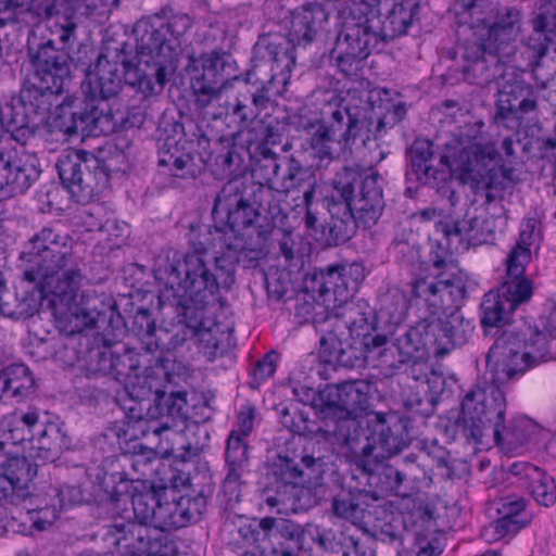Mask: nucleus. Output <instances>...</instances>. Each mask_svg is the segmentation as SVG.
<instances>
[{
    "label": "nucleus",
    "instance_id": "16",
    "mask_svg": "<svg viewBox=\"0 0 556 556\" xmlns=\"http://www.w3.org/2000/svg\"><path fill=\"white\" fill-rule=\"evenodd\" d=\"M228 66L227 55L216 51L189 58L187 71L190 74L192 102L200 115L225 93V72Z\"/></svg>",
    "mask_w": 556,
    "mask_h": 556
},
{
    "label": "nucleus",
    "instance_id": "25",
    "mask_svg": "<svg viewBox=\"0 0 556 556\" xmlns=\"http://www.w3.org/2000/svg\"><path fill=\"white\" fill-rule=\"evenodd\" d=\"M103 539L114 546L122 556H167V535H152L148 530L135 525L114 526Z\"/></svg>",
    "mask_w": 556,
    "mask_h": 556
},
{
    "label": "nucleus",
    "instance_id": "64",
    "mask_svg": "<svg viewBox=\"0 0 556 556\" xmlns=\"http://www.w3.org/2000/svg\"><path fill=\"white\" fill-rule=\"evenodd\" d=\"M531 258L530 249L517 243L506 260V276L520 277L526 273V266Z\"/></svg>",
    "mask_w": 556,
    "mask_h": 556
},
{
    "label": "nucleus",
    "instance_id": "54",
    "mask_svg": "<svg viewBox=\"0 0 556 556\" xmlns=\"http://www.w3.org/2000/svg\"><path fill=\"white\" fill-rule=\"evenodd\" d=\"M395 346L403 358H418V353L429 350L421 323L410 327L404 334L396 338Z\"/></svg>",
    "mask_w": 556,
    "mask_h": 556
},
{
    "label": "nucleus",
    "instance_id": "58",
    "mask_svg": "<svg viewBox=\"0 0 556 556\" xmlns=\"http://www.w3.org/2000/svg\"><path fill=\"white\" fill-rule=\"evenodd\" d=\"M286 163L288 165L287 173L283 175L280 184H278L282 192L288 194L291 190L300 189L314 180L308 170L293 157L286 160Z\"/></svg>",
    "mask_w": 556,
    "mask_h": 556
},
{
    "label": "nucleus",
    "instance_id": "60",
    "mask_svg": "<svg viewBox=\"0 0 556 556\" xmlns=\"http://www.w3.org/2000/svg\"><path fill=\"white\" fill-rule=\"evenodd\" d=\"M178 513L184 520V527L189 522L200 520L207 508V497L203 494L181 496L178 501Z\"/></svg>",
    "mask_w": 556,
    "mask_h": 556
},
{
    "label": "nucleus",
    "instance_id": "4",
    "mask_svg": "<svg viewBox=\"0 0 556 556\" xmlns=\"http://www.w3.org/2000/svg\"><path fill=\"white\" fill-rule=\"evenodd\" d=\"M192 250L182 258L177 253L159 258L153 269L160 285H164L162 296L175 305H192L205 309L218 298L220 289H230L236 278L240 258L235 252L219 249V243L201 237L190 239Z\"/></svg>",
    "mask_w": 556,
    "mask_h": 556
},
{
    "label": "nucleus",
    "instance_id": "13",
    "mask_svg": "<svg viewBox=\"0 0 556 556\" xmlns=\"http://www.w3.org/2000/svg\"><path fill=\"white\" fill-rule=\"evenodd\" d=\"M169 361H161L154 367L146 369V376L143 382L136 389L132 383V391L130 395L136 400L144 401L149 395L155 394V410L162 409L161 419L157 420V416L151 412V407H148V416L150 420H144L139 417L138 424L141 428L142 434L153 433L155 435H162L163 433H174L172 426L167 421L168 418L181 417L182 410L186 406V393L185 392H173L170 394H160L157 380L160 378L169 379L168 374Z\"/></svg>",
    "mask_w": 556,
    "mask_h": 556
},
{
    "label": "nucleus",
    "instance_id": "2",
    "mask_svg": "<svg viewBox=\"0 0 556 556\" xmlns=\"http://www.w3.org/2000/svg\"><path fill=\"white\" fill-rule=\"evenodd\" d=\"M21 258L25 262L23 278L51 298L62 331L71 333L90 323H106L114 315L101 296L79 295L86 263L68 233L54 226L41 228L30 237Z\"/></svg>",
    "mask_w": 556,
    "mask_h": 556
},
{
    "label": "nucleus",
    "instance_id": "30",
    "mask_svg": "<svg viewBox=\"0 0 556 556\" xmlns=\"http://www.w3.org/2000/svg\"><path fill=\"white\" fill-rule=\"evenodd\" d=\"M538 109V96L533 87L523 80L507 83L498 93L495 118L521 119Z\"/></svg>",
    "mask_w": 556,
    "mask_h": 556
},
{
    "label": "nucleus",
    "instance_id": "53",
    "mask_svg": "<svg viewBox=\"0 0 556 556\" xmlns=\"http://www.w3.org/2000/svg\"><path fill=\"white\" fill-rule=\"evenodd\" d=\"M443 316L445 318V327L450 340V350L454 346L466 344L473 333V324L463 316L460 309Z\"/></svg>",
    "mask_w": 556,
    "mask_h": 556
},
{
    "label": "nucleus",
    "instance_id": "37",
    "mask_svg": "<svg viewBox=\"0 0 556 556\" xmlns=\"http://www.w3.org/2000/svg\"><path fill=\"white\" fill-rule=\"evenodd\" d=\"M377 500L378 497L371 492L357 490L333 497L332 510L337 517L357 523L364 519L365 510L370 503Z\"/></svg>",
    "mask_w": 556,
    "mask_h": 556
},
{
    "label": "nucleus",
    "instance_id": "42",
    "mask_svg": "<svg viewBox=\"0 0 556 556\" xmlns=\"http://www.w3.org/2000/svg\"><path fill=\"white\" fill-rule=\"evenodd\" d=\"M533 426L528 418H514L505 426H500V435H493L497 445L508 451H514L528 442Z\"/></svg>",
    "mask_w": 556,
    "mask_h": 556
},
{
    "label": "nucleus",
    "instance_id": "10",
    "mask_svg": "<svg viewBox=\"0 0 556 556\" xmlns=\"http://www.w3.org/2000/svg\"><path fill=\"white\" fill-rule=\"evenodd\" d=\"M506 408L505 393L498 387L479 383L464 395L455 425L468 442L479 444L490 430L493 435H500Z\"/></svg>",
    "mask_w": 556,
    "mask_h": 556
},
{
    "label": "nucleus",
    "instance_id": "32",
    "mask_svg": "<svg viewBox=\"0 0 556 556\" xmlns=\"http://www.w3.org/2000/svg\"><path fill=\"white\" fill-rule=\"evenodd\" d=\"M70 438L58 424L43 422L39 419L31 442L30 456L42 463L53 462L61 452L70 447Z\"/></svg>",
    "mask_w": 556,
    "mask_h": 556
},
{
    "label": "nucleus",
    "instance_id": "51",
    "mask_svg": "<svg viewBox=\"0 0 556 556\" xmlns=\"http://www.w3.org/2000/svg\"><path fill=\"white\" fill-rule=\"evenodd\" d=\"M533 293V286L525 275L507 277L501 287V295L508 302L509 308H517L528 302Z\"/></svg>",
    "mask_w": 556,
    "mask_h": 556
},
{
    "label": "nucleus",
    "instance_id": "20",
    "mask_svg": "<svg viewBox=\"0 0 556 556\" xmlns=\"http://www.w3.org/2000/svg\"><path fill=\"white\" fill-rule=\"evenodd\" d=\"M412 292L424 301L431 315H445L460 309L466 296V281L460 274L420 278L413 282Z\"/></svg>",
    "mask_w": 556,
    "mask_h": 556
},
{
    "label": "nucleus",
    "instance_id": "23",
    "mask_svg": "<svg viewBox=\"0 0 556 556\" xmlns=\"http://www.w3.org/2000/svg\"><path fill=\"white\" fill-rule=\"evenodd\" d=\"M367 426L371 430V464L396 455L409 445L406 425L394 413H374Z\"/></svg>",
    "mask_w": 556,
    "mask_h": 556
},
{
    "label": "nucleus",
    "instance_id": "50",
    "mask_svg": "<svg viewBox=\"0 0 556 556\" xmlns=\"http://www.w3.org/2000/svg\"><path fill=\"white\" fill-rule=\"evenodd\" d=\"M261 154L262 156L253 167V176L258 179L257 186L278 185L277 178L281 168V161L286 162L287 159H280L267 148L263 149Z\"/></svg>",
    "mask_w": 556,
    "mask_h": 556
},
{
    "label": "nucleus",
    "instance_id": "36",
    "mask_svg": "<svg viewBox=\"0 0 556 556\" xmlns=\"http://www.w3.org/2000/svg\"><path fill=\"white\" fill-rule=\"evenodd\" d=\"M35 379L24 364H12L0 371V399L3 395L24 399L34 393Z\"/></svg>",
    "mask_w": 556,
    "mask_h": 556
},
{
    "label": "nucleus",
    "instance_id": "46",
    "mask_svg": "<svg viewBox=\"0 0 556 556\" xmlns=\"http://www.w3.org/2000/svg\"><path fill=\"white\" fill-rule=\"evenodd\" d=\"M429 351L437 356H444L450 350V340L443 315H432L430 319L421 321Z\"/></svg>",
    "mask_w": 556,
    "mask_h": 556
},
{
    "label": "nucleus",
    "instance_id": "8",
    "mask_svg": "<svg viewBox=\"0 0 556 556\" xmlns=\"http://www.w3.org/2000/svg\"><path fill=\"white\" fill-rule=\"evenodd\" d=\"M367 127L357 106L349 108L342 98L329 93L320 105V125L308 140L314 157L321 162L332 160L336 144L351 146Z\"/></svg>",
    "mask_w": 556,
    "mask_h": 556
},
{
    "label": "nucleus",
    "instance_id": "19",
    "mask_svg": "<svg viewBox=\"0 0 556 556\" xmlns=\"http://www.w3.org/2000/svg\"><path fill=\"white\" fill-rule=\"evenodd\" d=\"M53 126L67 137L81 134L108 135L122 127L126 119L116 118L100 104L83 101V106L71 109L62 105Z\"/></svg>",
    "mask_w": 556,
    "mask_h": 556
},
{
    "label": "nucleus",
    "instance_id": "38",
    "mask_svg": "<svg viewBox=\"0 0 556 556\" xmlns=\"http://www.w3.org/2000/svg\"><path fill=\"white\" fill-rule=\"evenodd\" d=\"M38 292L40 295L27 290L13 293L7 288L0 301V314L16 319L33 316L38 311L40 298L46 296L40 290Z\"/></svg>",
    "mask_w": 556,
    "mask_h": 556
},
{
    "label": "nucleus",
    "instance_id": "34",
    "mask_svg": "<svg viewBox=\"0 0 556 556\" xmlns=\"http://www.w3.org/2000/svg\"><path fill=\"white\" fill-rule=\"evenodd\" d=\"M523 47L530 52L529 65L538 79L541 59L551 51L556 53V30L535 16L532 33L523 40Z\"/></svg>",
    "mask_w": 556,
    "mask_h": 556
},
{
    "label": "nucleus",
    "instance_id": "22",
    "mask_svg": "<svg viewBox=\"0 0 556 556\" xmlns=\"http://www.w3.org/2000/svg\"><path fill=\"white\" fill-rule=\"evenodd\" d=\"M488 46L489 43L470 33L459 46L458 53L464 61L462 72L464 78L470 84L488 86L501 72V58L509 56V51H492Z\"/></svg>",
    "mask_w": 556,
    "mask_h": 556
},
{
    "label": "nucleus",
    "instance_id": "49",
    "mask_svg": "<svg viewBox=\"0 0 556 556\" xmlns=\"http://www.w3.org/2000/svg\"><path fill=\"white\" fill-rule=\"evenodd\" d=\"M184 520L178 513L177 501L163 502L157 497V508H155L152 522L154 530L148 531L154 536L159 534L166 535L164 532L167 530L182 528Z\"/></svg>",
    "mask_w": 556,
    "mask_h": 556
},
{
    "label": "nucleus",
    "instance_id": "15",
    "mask_svg": "<svg viewBox=\"0 0 556 556\" xmlns=\"http://www.w3.org/2000/svg\"><path fill=\"white\" fill-rule=\"evenodd\" d=\"M60 179L79 201H87L110 182L104 163L85 151L62 155L56 163Z\"/></svg>",
    "mask_w": 556,
    "mask_h": 556
},
{
    "label": "nucleus",
    "instance_id": "33",
    "mask_svg": "<svg viewBox=\"0 0 556 556\" xmlns=\"http://www.w3.org/2000/svg\"><path fill=\"white\" fill-rule=\"evenodd\" d=\"M330 219L323 227V238L328 245H339L349 241L355 233L357 225L355 213L350 210L349 203L332 200L328 203Z\"/></svg>",
    "mask_w": 556,
    "mask_h": 556
},
{
    "label": "nucleus",
    "instance_id": "44",
    "mask_svg": "<svg viewBox=\"0 0 556 556\" xmlns=\"http://www.w3.org/2000/svg\"><path fill=\"white\" fill-rule=\"evenodd\" d=\"M407 309V298L399 288H390L379 296V313L389 324H401Z\"/></svg>",
    "mask_w": 556,
    "mask_h": 556
},
{
    "label": "nucleus",
    "instance_id": "55",
    "mask_svg": "<svg viewBox=\"0 0 556 556\" xmlns=\"http://www.w3.org/2000/svg\"><path fill=\"white\" fill-rule=\"evenodd\" d=\"M330 341L332 344V350L328 351L326 345L328 344V339L323 337L319 341L320 343V356L324 358L326 363L336 364L343 367H355L359 363V356L356 354V351L352 348L349 350H344L342 348H336L334 343H337V339L331 336Z\"/></svg>",
    "mask_w": 556,
    "mask_h": 556
},
{
    "label": "nucleus",
    "instance_id": "48",
    "mask_svg": "<svg viewBox=\"0 0 556 556\" xmlns=\"http://www.w3.org/2000/svg\"><path fill=\"white\" fill-rule=\"evenodd\" d=\"M96 9L93 0H40L38 4L40 13L48 17L59 14L66 17L74 14L88 15Z\"/></svg>",
    "mask_w": 556,
    "mask_h": 556
},
{
    "label": "nucleus",
    "instance_id": "40",
    "mask_svg": "<svg viewBox=\"0 0 556 556\" xmlns=\"http://www.w3.org/2000/svg\"><path fill=\"white\" fill-rule=\"evenodd\" d=\"M481 324L488 331L490 328H500L510 321V314L515 308H509L508 302L495 292H488L481 303Z\"/></svg>",
    "mask_w": 556,
    "mask_h": 556
},
{
    "label": "nucleus",
    "instance_id": "3",
    "mask_svg": "<svg viewBox=\"0 0 556 556\" xmlns=\"http://www.w3.org/2000/svg\"><path fill=\"white\" fill-rule=\"evenodd\" d=\"M329 13L321 3H307L292 12L289 40L277 38L263 39L255 46V53L270 67L271 75L266 85L249 94H240L232 99L225 93L218 102L205 110L204 119L222 121L233 135L247 130L258 117L261 112L271 102L270 90L275 84L286 85L295 63L293 45H307L325 29Z\"/></svg>",
    "mask_w": 556,
    "mask_h": 556
},
{
    "label": "nucleus",
    "instance_id": "47",
    "mask_svg": "<svg viewBox=\"0 0 556 556\" xmlns=\"http://www.w3.org/2000/svg\"><path fill=\"white\" fill-rule=\"evenodd\" d=\"M273 475L277 485L295 495L298 488L305 482L304 472L298 463L289 457H278L273 466Z\"/></svg>",
    "mask_w": 556,
    "mask_h": 556
},
{
    "label": "nucleus",
    "instance_id": "35",
    "mask_svg": "<svg viewBox=\"0 0 556 556\" xmlns=\"http://www.w3.org/2000/svg\"><path fill=\"white\" fill-rule=\"evenodd\" d=\"M36 426H39V413L36 409L26 412L21 416L13 415L4 418L0 425L3 440H0V450L7 444L16 445L25 441L33 442Z\"/></svg>",
    "mask_w": 556,
    "mask_h": 556
},
{
    "label": "nucleus",
    "instance_id": "28",
    "mask_svg": "<svg viewBox=\"0 0 556 556\" xmlns=\"http://www.w3.org/2000/svg\"><path fill=\"white\" fill-rule=\"evenodd\" d=\"M159 495L154 492H140L134 495L118 494L112 496L108 502L109 509L113 516H118L123 522L108 525L106 532L114 526L135 525L146 530L152 527L155 508H157Z\"/></svg>",
    "mask_w": 556,
    "mask_h": 556
},
{
    "label": "nucleus",
    "instance_id": "52",
    "mask_svg": "<svg viewBox=\"0 0 556 556\" xmlns=\"http://www.w3.org/2000/svg\"><path fill=\"white\" fill-rule=\"evenodd\" d=\"M178 150L175 148V152L167 151L160 156L157 164L160 167H168L173 176L179 178H194L199 173V166L194 162V157L189 153L177 154Z\"/></svg>",
    "mask_w": 556,
    "mask_h": 556
},
{
    "label": "nucleus",
    "instance_id": "39",
    "mask_svg": "<svg viewBox=\"0 0 556 556\" xmlns=\"http://www.w3.org/2000/svg\"><path fill=\"white\" fill-rule=\"evenodd\" d=\"M247 190L248 186L242 179L228 180L215 198L212 210L214 223H218L220 216L236 206L242 205L249 199Z\"/></svg>",
    "mask_w": 556,
    "mask_h": 556
},
{
    "label": "nucleus",
    "instance_id": "31",
    "mask_svg": "<svg viewBox=\"0 0 556 556\" xmlns=\"http://www.w3.org/2000/svg\"><path fill=\"white\" fill-rule=\"evenodd\" d=\"M361 416L340 417L333 430L336 441L353 455L364 469H370L371 430L362 427Z\"/></svg>",
    "mask_w": 556,
    "mask_h": 556
},
{
    "label": "nucleus",
    "instance_id": "41",
    "mask_svg": "<svg viewBox=\"0 0 556 556\" xmlns=\"http://www.w3.org/2000/svg\"><path fill=\"white\" fill-rule=\"evenodd\" d=\"M526 477L530 479V493L533 498L543 506H551L556 503V484L554 479L548 477L540 468L532 465H521Z\"/></svg>",
    "mask_w": 556,
    "mask_h": 556
},
{
    "label": "nucleus",
    "instance_id": "57",
    "mask_svg": "<svg viewBox=\"0 0 556 556\" xmlns=\"http://www.w3.org/2000/svg\"><path fill=\"white\" fill-rule=\"evenodd\" d=\"M476 223V214L467 211L463 218H456L441 223L438 229L448 239H457L458 242L468 243L472 226Z\"/></svg>",
    "mask_w": 556,
    "mask_h": 556
},
{
    "label": "nucleus",
    "instance_id": "63",
    "mask_svg": "<svg viewBox=\"0 0 556 556\" xmlns=\"http://www.w3.org/2000/svg\"><path fill=\"white\" fill-rule=\"evenodd\" d=\"M22 108L25 110V113L18 118L14 116L7 125V131L11 135V138L16 142L25 146L27 141L34 137V131L29 127V118L30 115H45L46 113H33L28 109H26L23 104ZM16 115H18L16 113Z\"/></svg>",
    "mask_w": 556,
    "mask_h": 556
},
{
    "label": "nucleus",
    "instance_id": "9",
    "mask_svg": "<svg viewBox=\"0 0 556 556\" xmlns=\"http://www.w3.org/2000/svg\"><path fill=\"white\" fill-rule=\"evenodd\" d=\"M341 15L342 24L331 56L341 73L346 76L356 75L362 62L381 40L377 25L370 22L363 1L345 7Z\"/></svg>",
    "mask_w": 556,
    "mask_h": 556
},
{
    "label": "nucleus",
    "instance_id": "24",
    "mask_svg": "<svg viewBox=\"0 0 556 556\" xmlns=\"http://www.w3.org/2000/svg\"><path fill=\"white\" fill-rule=\"evenodd\" d=\"M38 464L25 456L0 458V505L8 508L22 505L30 495V482L37 475Z\"/></svg>",
    "mask_w": 556,
    "mask_h": 556
},
{
    "label": "nucleus",
    "instance_id": "61",
    "mask_svg": "<svg viewBox=\"0 0 556 556\" xmlns=\"http://www.w3.org/2000/svg\"><path fill=\"white\" fill-rule=\"evenodd\" d=\"M249 462V446L247 439L231 431L226 444L227 466H247Z\"/></svg>",
    "mask_w": 556,
    "mask_h": 556
},
{
    "label": "nucleus",
    "instance_id": "59",
    "mask_svg": "<svg viewBox=\"0 0 556 556\" xmlns=\"http://www.w3.org/2000/svg\"><path fill=\"white\" fill-rule=\"evenodd\" d=\"M526 507L525 500L520 496L509 495L501 498L497 513L502 516L500 519H507L517 523L518 531L529 523V519L521 516Z\"/></svg>",
    "mask_w": 556,
    "mask_h": 556
},
{
    "label": "nucleus",
    "instance_id": "18",
    "mask_svg": "<svg viewBox=\"0 0 556 556\" xmlns=\"http://www.w3.org/2000/svg\"><path fill=\"white\" fill-rule=\"evenodd\" d=\"M527 348L525 352L516 350L510 337H501L495 341L490 349L489 358H497L498 380H513L533 365L545 361L549 355L548 336L542 331L532 332L527 339Z\"/></svg>",
    "mask_w": 556,
    "mask_h": 556
},
{
    "label": "nucleus",
    "instance_id": "21",
    "mask_svg": "<svg viewBox=\"0 0 556 556\" xmlns=\"http://www.w3.org/2000/svg\"><path fill=\"white\" fill-rule=\"evenodd\" d=\"M253 540L267 542L275 556H299L308 543L306 525L302 526L285 518L260 519L257 529H247Z\"/></svg>",
    "mask_w": 556,
    "mask_h": 556
},
{
    "label": "nucleus",
    "instance_id": "14",
    "mask_svg": "<svg viewBox=\"0 0 556 556\" xmlns=\"http://www.w3.org/2000/svg\"><path fill=\"white\" fill-rule=\"evenodd\" d=\"M363 278V267L356 263L329 265L309 274L305 287L318 294L327 311H334L349 304Z\"/></svg>",
    "mask_w": 556,
    "mask_h": 556
},
{
    "label": "nucleus",
    "instance_id": "62",
    "mask_svg": "<svg viewBox=\"0 0 556 556\" xmlns=\"http://www.w3.org/2000/svg\"><path fill=\"white\" fill-rule=\"evenodd\" d=\"M201 326L197 331L195 340L200 344L203 353L208 356H214L219 350V341L216 334L219 332V328L204 317V312L200 314Z\"/></svg>",
    "mask_w": 556,
    "mask_h": 556
},
{
    "label": "nucleus",
    "instance_id": "17",
    "mask_svg": "<svg viewBox=\"0 0 556 556\" xmlns=\"http://www.w3.org/2000/svg\"><path fill=\"white\" fill-rule=\"evenodd\" d=\"M106 304L110 305L114 311V315L111 316L110 321L90 323L84 328L75 332H66V334L73 336L80 333L86 329L92 328L101 330L94 333L92 344L87 350V359L89 366L94 372L109 375L118 380L121 377L128 376L127 370H132L136 368V366L134 365L130 356H121L113 353L111 350V345L115 340L114 330L118 328L121 315L115 311L113 305L110 303ZM63 332L65 333V331Z\"/></svg>",
    "mask_w": 556,
    "mask_h": 556
},
{
    "label": "nucleus",
    "instance_id": "27",
    "mask_svg": "<svg viewBox=\"0 0 556 556\" xmlns=\"http://www.w3.org/2000/svg\"><path fill=\"white\" fill-rule=\"evenodd\" d=\"M389 0H363L370 22L377 25V34L381 41L391 40L405 35L416 20L419 11V3L414 0H402L394 2L383 21L380 18L379 7Z\"/></svg>",
    "mask_w": 556,
    "mask_h": 556
},
{
    "label": "nucleus",
    "instance_id": "7",
    "mask_svg": "<svg viewBox=\"0 0 556 556\" xmlns=\"http://www.w3.org/2000/svg\"><path fill=\"white\" fill-rule=\"evenodd\" d=\"M458 24L492 51L514 53L511 42L519 36L522 14L513 7L498 9L491 0H456Z\"/></svg>",
    "mask_w": 556,
    "mask_h": 556
},
{
    "label": "nucleus",
    "instance_id": "56",
    "mask_svg": "<svg viewBox=\"0 0 556 556\" xmlns=\"http://www.w3.org/2000/svg\"><path fill=\"white\" fill-rule=\"evenodd\" d=\"M281 198H287V193L278 185L257 186L253 191L254 203L273 216L283 211L280 205Z\"/></svg>",
    "mask_w": 556,
    "mask_h": 556
},
{
    "label": "nucleus",
    "instance_id": "6",
    "mask_svg": "<svg viewBox=\"0 0 556 556\" xmlns=\"http://www.w3.org/2000/svg\"><path fill=\"white\" fill-rule=\"evenodd\" d=\"M27 54L31 72L20 92V103L33 113H48L71 81L68 55L51 39L36 47L28 45Z\"/></svg>",
    "mask_w": 556,
    "mask_h": 556
},
{
    "label": "nucleus",
    "instance_id": "45",
    "mask_svg": "<svg viewBox=\"0 0 556 556\" xmlns=\"http://www.w3.org/2000/svg\"><path fill=\"white\" fill-rule=\"evenodd\" d=\"M181 312L178 316H181L182 319L178 321V325L175 328L173 336L170 337L169 344L173 348L181 345L187 340L195 339L197 331L201 326L200 314L205 309H198L192 305H176Z\"/></svg>",
    "mask_w": 556,
    "mask_h": 556
},
{
    "label": "nucleus",
    "instance_id": "5",
    "mask_svg": "<svg viewBox=\"0 0 556 556\" xmlns=\"http://www.w3.org/2000/svg\"><path fill=\"white\" fill-rule=\"evenodd\" d=\"M460 130L445 144V153L435 156L432 142L416 139L409 150L412 170L424 185L435 187L438 182L453 175L462 185H468L477 193L481 190L497 189L498 172L505 179H511L513 169L489 168L497 162L500 153L493 143L482 144L478 130Z\"/></svg>",
    "mask_w": 556,
    "mask_h": 556
},
{
    "label": "nucleus",
    "instance_id": "29",
    "mask_svg": "<svg viewBox=\"0 0 556 556\" xmlns=\"http://www.w3.org/2000/svg\"><path fill=\"white\" fill-rule=\"evenodd\" d=\"M369 384L362 380L328 386L320 392L325 407L338 410L340 417L362 416L369 407Z\"/></svg>",
    "mask_w": 556,
    "mask_h": 556
},
{
    "label": "nucleus",
    "instance_id": "12",
    "mask_svg": "<svg viewBox=\"0 0 556 556\" xmlns=\"http://www.w3.org/2000/svg\"><path fill=\"white\" fill-rule=\"evenodd\" d=\"M254 205V201L251 202L248 199L242 205L220 216L218 223L201 230V237L211 238L219 243V249L235 252L239 258L242 254L249 255L251 260L261 258L266 251L268 231L255 229L257 240L253 247L248 245L243 236L240 235L241 229L250 227L258 217V211Z\"/></svg>",
    "mask_w": 556,
    "mask_h": 556
},
{
    "label": "nucleus",
    "instance_id": "43",
    "mask_svg": "<svg viewBox=\"0 0 556 556\" xmlns=\"http://www.w3.org/2000/svg\"><path fill=\"white\" fill-rule=\"evenodd\" d=\"M306 534L308 541L315 543L323 552L328 554L341 555L349 544V538L344 533L312 523H306Z\"/></svg>",
    "mask_w": 556,
    "mask_h": 556
},
{
    "label": "nucleus",
    "instance_id": "26",
    "mask_svg": "<svg viewBox=\"0 0 556 556\" xmlns=\"http://www.w3.org/2000/svg\"><path fill=\"white\" fill-rule=\"evenodd\" d=\"M374 462L370 469L371 479L377 489L384 494H395L402 497L409 496L414 484L420 479L422 469L416 464V456H405L401 464H378Z\"/></svg>",
    "mask_w": 556,
    "mask_h": 556
},
{
    "label": "nucleus",
    "instance_id": "11",
    "mask_svg": "<svg viewBox=\"0 0 556 556\" xmlns=\"http://www.w3.org/2000/svg\"><path fill=\"white\" fill-rule=\"evenodd\" d=\"M340 200L349 203L359 225H376L384 208L383 178L377 172L344 167L333 181Z\"/></svg>",
    "mask_w": 556,
    "mask_h": 556
},
{
    "label": "nucleus",
    "instance_id": "1",
    "mask_svg": "<svg viewBox=\"0 0 556 556\" xmlns=\"http://www.w3.org/2000/svg\"><path fill=\"white\" fill-rule=\"evenodd\" d=\"M191 25L189 15L166 9L140 18L134 27L136 63L131 64L128 59L126 42L105 48L86 72L81 85L85 101L100 104L110 112L104 100L121 91L123 70L125 83L140 96L138 108L146 110L176 71L181 39Z\"/></svg>",
    "mask_w": 556,
    "mask_h": 556
}]
</instances>
